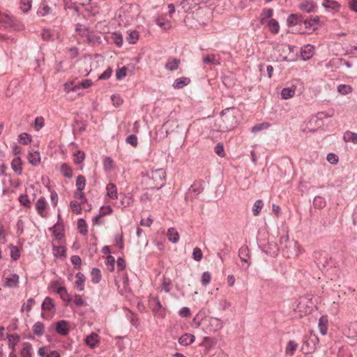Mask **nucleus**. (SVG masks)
<instances>
[{"mask_svg":"<svg viewBox=\"0 0 357 357\" xmlns=\"http://www.w3.org/2000/svg\"><path fill=\"white\" fill-rule=\"evenodd\" d=\"M240 111L237 107H231L223 109L220 118L217 121L218 130L227 132L233 130L238 124L237 116Z\"/></svg>","mask_w":357,"mask_h":357,"instance_id":"1","label":"nucleus"},{"mask_svg":"<svg viewBox=\"0 0 357 357\" xmlns=\"http://www.w3.org/2000/svg\"><path fill=\"white\" fill-rule=\"evenodd\" d=\"M142 184L144 188L160 189L165 183L166 172L163 169L151 170L142 174Z\"/></svg>","mask_w":357,"mask_h":357,"instance_id":"2","label":"nucleus"},{"mask_svg":"<svg viewBox=\"0 0 357 357\" xmlns=\"http://www.w3.org/2000/svg\"><path fill=\"white\" fill-rule=\"evenodd\" d=\"M313 257L317 267L321 271L327 266L331 259L326 252L321 250L315 251Z\"/></svg>","mask_w":357,"mask_h":357,"instance_id":"3","label":"nucleus"},{"mask_svg":"<svg viewBox=\"0 0 357 357\" xmlns=\"http://www.w3.org/2000/svg\"><path fill=\"white\" fill-rule=\"evenodd\" d=\"M307 300L306 298H301L296 300L292 304V309L294 311L300 312L299 316L302 317L303 314H306L311 311L310 307L307 306Z\"/></svg>","mask_w":357,"mask_h":357,"instance_id":"4","label":"nucleus"},{"mask_svg":"<svg viewBox=\"0 0 357 357\" xmlns=\"http://www.w3.org/2000/svg\"><path fill=\"white\" fill-rule=\"evenodd\" d=\"M149 305L155 316L163 317L165 310L158 297H151L149 300Z\"/></svg>","mask_w":357,"mask_h":357,"instance_id":"5","label":"nucleus"},{"mask_svg":"<svg viewBox=\"0 0 357 357\" xmlns=\"http://www.w3.org/2000/svg\"><path fill=\"white\" fill-rule=\"evenodd\" d=\"M75 30L79 35L86 37V40L89 42L93 40L95 35L86 26V24H77Z\"/></svg>","mask_w":357,"mask_h":357,"instance_id":"6","label":"nucleus"},{"mask_svg":"<svg viewBox=\"0 0 357 357\" xmlns=\"http://www.w3.org/2000/svg\"><path fill=\"white\" fill-rule=\"evenodd\" d=\"M290 26H292L293 27L296 26L297 25L302 26L304 25V28L301 27L299 29H298V31L301 34H311L315 30L317 29V25L319 24H289ZM297 31V29H295Z\"/></svg>","mask_w":357,"mask_h":357,"instance_id":"7","label":"nucleus"},{"mask_svg":"<svg viewBox=\"0 0 357 357\" xmlns=\"http://www.w3.org/2000/svg\"><path fill=\"white\" fill-rule=\"evenodd\" d=\"M47 206V203L45 197H40L36 203V209L38 212V214L42 218L46 217V208Z\"/></svg>","mask_w":357,"mask_h":357,"instance_id":"8","label":"nucleus"},{"mask_svg":"<svg viewBox=\"0 0 357 357\" xmlns=\"http://www.w3.org/2000/svg\"><path fill=\"white\" fill-rule=\"evenodd\" d=\"M314 46L307 44L303 46L301 49V56L305 61L309 60L314 55Z\"/></svg>","mask_w":357,"mask_h":357,"instance_id":"9","label":"nucleus"},{"mask_svg":"<svg viewBox=\"0 0 357 357\" xmlns=\"http://www.w3.org/2000/svg\"><path fill=\"white\" fill-rule=\"evenodd\" d=\"M56 331L63 336H66L69 333V324L66 320L59 321L56 324Z\"/></svg>","mask_w":357,"mask_h":357,"instance_id":"10","label":"nucleus"},{"mask_svg":"<svg viewBox=\"0 0 357 357\" xmlns=\"http://www.w3.org/2000/svg\"><path fill=\"white\" fill-rule=\"evenodd\" d=\"M38 354L40 357H61L60 354L57 351H51L47 347H40Z\"/></svg>","mask_w":357,"mask_h":357,"instance_id":"11","label":"nucleus"},{"mask_svg":"<svg viewBox=\"0 0 357 357\" xmlns=\"http://www.w3.org/2000/svg\"><path fill=\"white\" fill-rule=\"evenodd\" d=\"M100 339L98 335L96 333H91L85 338V343L91 348L94 349L99 343Z\"/></svg>","mask_w":357,"mask_h":357,"instance_id":"12","label":"nucleus"},{"mask_svg":"<svg viewBox=\"0 0 357 357\" xmlns=\"http://www.w3.org/2000/svg\"><path fill=\"white\" fill-rule=\"evenodd\" d=\"M296 90V86L292 84L290 87L283 88L281 91V98L284 100H287L294 97Z\"/></svg>","mask_w":357,"mask_h":357,"instance_id":"13","label":"nucleus"},{"mask_svg":"<svg viewBox=\"0 0 357 357\" xmlns=\"http://www.w3.org/2000/svg\"><path fill=\"white\" fill-rule=\"evenodd\" d=\"M203 62L205 64L209 65H220V57L218 54H208L204 57Z\"/></svg>","mask_w":357,"mask_h":357,"instance_id":"14","label":"nucleus"},{"mask_svg":"<svg viewBox=\"0 0 357 357\" xmlns=\"http://www.w3.org/2000/svg\"><path fill=\"white\" fill-rule=\"evenodd\" d=\"M133 201V196L130 193L124 194L121 197L119 206L121 208H126L129 206Z\"/></svg>","mask_w":357,"mask_h":357,"instance_id":"15","label":"nucleus"},{"mask_svg":"<svg viewBox=\"0 0 357 357\" xmlns=\"http://www.w3.org/2000/svg\"><path fill=\"white\" fill-rule=\"evenodd\" d=\"M190 82V79L186 77H182L180 78H177L174 80L173 83V87L176 89H180L183 88L184 86L188 85Z\"/></svg>","mask_w":357,"mask_h":357,"instance_id":"16","label":"nucleus"},{"mask_svg":"<svg viewBox=\"0 0 357 357\" xmlns=\"http://www.w3.org/2000/svg\"><path fill=\"white\" fill-rule=\"evenodd\" d=\"M195 337L190 333H185L178 339V343L183 346H188L194 342Z\"/></svg>","mask_w":357,"mask_h":357,"instance_id":"17","label":"nucleus"},{"mask_svg":"<svg viewBox=\"0 0 357 357\" xmlns=\"http://www.w3.org/2000/svg\"><path fill=\"white\" fill-rule=\"evenodd\" d=\"M217 343V340L213 337H204L201 343V346L205 347L206 351H210Z\"/></svg>","mask_w":357,"mask_h":357,"instance_id":"18","label":"nucleus"},{"mask_svg":"<svg viewBox=\"0 0 357 357\" xmlns=\"http://www.w3.org/2000/svg\"><path fill=\"white\" fill-rule=\"evenodd\" d=\"M22 349L20 351V357H32V345L27 342H23Z\"/></svg>","mask_w":357,"mask_h":357,"instance_id":"19","label":"nucleus"},{"mask_svg":"<svg viewBox=\"0 0 357 357\" xmlns=\"http://www.w3.org/2000/svg\"><path fill=\"white\" fill-rule=\"evenodd\" d=\"M107 195L112 199L118 197L117 188L115 184L109 183L106 187Z\"/></svg>","mask_w":357,"mask_h":357,"instance_id":"20","label":"nucleus"},{"mask_svg":"<svg viewBox=\"0 0 357 357\" xmlns=\"http://www.w3.org/2000/svg\"><path fill=\"white\" fill-rule=\"evenodd\" d=\"M76 281L75 286L78 291H82L84 288L85 276L82 273H77L75 275Z\"/></svg>","mask_w":357,"mask_h":357,"instance_id":"21","label":"nucleus"},{"mask_svg":"<svg viewBox=\"0 0 357 357\" xmlns=\"http://www.w3.org/2000/svg\"><path fill=\"white\" fill-rule=\"evenodd\" d=\"M19 283V276L17 274H13L11 278H6L4 287L9 288H15L17 287Z\"/></svg>","mask_w":357,"mask_h":357,"instance_id":"22","label":"nucleus"},{"mask_svg":"<svg viewBox=\"0 0 357 357\" xmlns=\"http://www.w3.org/2000/svg\"><path fill=\"white\" fill-rule=\"evenodd\" d=\"M42 310L44 311H52L55 308V304L52 298L46 297L42 303Z\"/></svg>","mask_w":357,"mask_h":357,"instance_id":"23","label":"nucleus"},{"mask_svg":"<svg viewBox=\"0 0 357 357\" xmlns=\"http://www.w3.org/2000/svg\"><path fill=\"white\" fill-rule=\"evenodd\" d=\"M22 160L20 157H15L11 162L13 170L20 175L22 174Z\"/></svg>","mask_w":357,"mask_h":357,"instance_id":"24","label":"nucleus"},{"mask_svg":"<svg viewBox=\"0 0 357 357\" xmlns=\"http://www.w3.org/2000/svg\"><path fill=\"white\" fill-rule=\"evenodd\" d=\"M179 64V59L176 58H170L168 59L165 65V68L171 71L176 70L178 69Z\"/></svg>","mask_w":357,"mask_h":357,"instance_id":"25","label":"nucleus"},{"mask_svg":"<svg viewBox=\"0 0 357 357\" xmlns=\"http://www.w3.org/2000/svg\"><path fill=\"white\" fill-rule=\"evenodd\" d=\"M66 248L63 245H55L52 246V253L56 258H61L66 256Z\"/></svg>","mask_w":357,"mask_h":357,"instance_id":"26","label":"nucleus"},{"mask_svg":"<svg viewBox=\"0 0 357 357\" xmlns=\"http://www.w3.org/2000/svg\"><path fill=\"white\" fill-rule=\"evenodd\" d=\"M238 256L242 261L248 263L249 264H250V262L248 261V258L250 257V252L248 247L242 246L239 249Z\"/></svg>","mask_w":357,"mask_h":357,"instance_id":"27","label":"nucleus"},{"mask_svg":"<svg viewBox=\"0 0 357 357\" xmlns=\"http://www.w3.org/2000/svg\"><path fill=\"white\" fill-rule=\"evenodd\" d=\"M168 239L173 243H176L179 240V235L176 229L171 227L168 229L167 233Z\"/></svg>","mask_w":357,"mask_h":357,"instance_id":"28","label":"nucleus"},{"mask_svg":"<svg viewBox=\"0 0 357 357\" xmlns=\"http://www.w3.org/2000/svg\"><path fill=\"white\" fill-rule=\"evenodd\" d=\"M325 116L324 113H319L317 116H313L310 118L309 123L310 125L314 124L317 127H321L323 125L322 119Z\"/></svg>","mask_w":357,"mask_h":357,"instance_id":"29","label":"nucleus"},{"mask_svg":"<svg viewBox=\"0 0 357 357\" xmlns=\"http://www.w3.org/2000/svg\"><path fill=\"white\" fill-rule=\"evenodd\" d=\"M54 237L57 240H61L63 237V225L57 223L52 229Z\"/></svg>","mask_w":357,"mask_h":357,"instance_id":"30","label":"nucleus"},{"mask_svg":"<svg viewBox=\"0 0 357 357\" xmlns=\"http://www.w3.org/2000/svg\"><path fill=\"white\" fill-rule=\"evenodd\" d=\"M328 319L326 317L322 316L319 319V328L321 335H325L327 333Z\"/></svg>","mask_w":357,"mask_h":357,"instance_id":"31","label":"nucleus"},{"mask_svg":"<svg viewBox=\"0 0 357 357\" xmlns=\"http://www.w3.org/2000/svg\"><path fill=\"white\" fill-rule=\"evenodd\" d=\"M261 22H278L275 19H271L269 21L266 22V20L271 18L273 15V10L272 9H266L264 10L261 13Z\"/></svg>","mask_w":357,"mask_h":357,"instance_id":"32","label":"nucleus"},{"mask_svg":"<svg viewBox=\"0 0 357 357\" xmlns=\"http://www.w3.org/2000/svg\"><path fill=\"white\" fill-rule=\"evenodd\" d=\"M52 13V8L45 3H42L41 6L37 11L39 16H46Z\"/></svg>","mask_w":357,"mask_h":357,"instance_id":"33","label":"nucleus"},{"mask_svg":"<svg viewBox=\"0 0 357 357\" xmlns=\"http://www.w3.org/2000/svg\"><path fill=\"white\" fill-rule=\"evenodd\" d=\"M300 8L307 13H310L314 8V3L312 1L305 0L300 5Z\"/></svg>","mask_w":357,"mask_h":357,"instance_id":"34","label":"nucleus"},{"mask_svg":"<svg viewBox=\"0 0 357 357\" xmlns=\"http://www.w3.org/2000/svg\"><path fill=\"white\" fill-rule=\"evenodd\" d=\"M28 160L31 165L37 166L40 161V153L38 152L30 153L28 156Z\"/></svg>","mask_w":357,"mask_h":357,"instance_id":"35","label":"nucleus"},{"mask_svg":"<svg viewBox=\"0 0 357 357\" xmlns=\"http://www.w3.org/2000/svg\"><path fill=\"white\" fill-rule=\"evenodd\" d=\"M204 190V187L202 183L196 182L194 183L190 188H189V192H193L195 195H198L200 194Z\"/></svg>","mask_w":357,"mask_h":357,"instance_id":"36","label":"nucleus"},{"mask_svg":"<svg viewBox=\"0 0 357 357\" xmlns=\"http://www.w3.org/2000/svg\"><path fill=\"white\" fill-rule=\"evenodd\" d=\"M344 140L345 142H351L354 143V144H357V133L353 132L350 131H347L344 134Z\"/></svg>","mask_w":357,"mask_h":357,"instance_id":"37","label":"nucleus"},{"mask_svg":"<svg viewBox=\"0 0 357 357\" xmlns=\"http://www.w3.org/2000/svg\"><path fill=\"white\" fill-rule=\"evenodd\" d=\"M162 290L165 291L167 293H169L172 287V281L170 278L163 277L162 281Z\"/></svg>","mask_w":357,"mask_h":357,"instance_id":"38","label":"nucleus"},{"mask_svg":"<svg viewBox=\"0 0 357 357\" xmlns=\"http://www.w3.org/2000/svg\"><path fill=\"white\" fill-rule=\"evenodd\" d=\"M44 324L40 321H37L33 326V332L38 336H41L44 333Z\"/></svg>","mask_w":357,"mask_h":357,"instance_id":"39","label":"nucleus"},{"mask_svg":"<svg viewBox=\"0 0 357 357\" xmlns=\"http://www.w3.org/2000/svg\"><path fill=\"white\" fill-rule=\"evenodd\" d=\"M8 347L13 350L19 341V336L15 334H8Z\"/></svg>","mask_w":357,"mask_h":357,"instance_id":"40","label":"nucleus"},{"mask_svg":"<svg viewBox=\"0 0 357 357\" xmlns=\"http://www.w3.org/2000/svg\"><path fill=\"white\" fill-rule=\"evenodd\" d=\"M61 172L62 174L66 178H70L73 176L72 169L66 163L61 165Z\"/></svg>","mask_w":357,"mask_h":357,"instance_id":"41","label":"nucleus"},{"mask_svg":"<svg viewBox=\"0 0 357 357\" xmlns=\"http://www.w3.org/2000/svg\"><path fill=\"white\" fill-rule=\"evenodd\" d=\"M91 281L93 282V283H98L101 279V273L100 269L97 268H93L91 271Z\"/></svg>","mask_w":357,"mask_h":357,"instance_id":"42","label":"nucleus"},{"mask_svg":"<svg viewBox=\"0 0 357 357\" xmlns=\"http://www.w3.org/2000/svg\"><path fill=\"white\" fill-rule=\"evenodd\" d=\"M313 204L315 208H323L326 206L325 199L322 197L317 196L314 199Z\"/></svg>","mask_w":357,"mask_h":357,"instance_id":"43","label":"nucleus"},{"mask_svg":"<svg viewBox=\"0 0 357 357\" xmlns=\"http://www.w3.org/2000/svg\"><path fill=\"white\" fill-rule=\"evenodd\" d=\"M285 243V248H288L290 247H294V248L298 247V243L294 241H289L288 236H282L280 238V243Z\"/></svg>","mask_w":357,"mask_h":357,"instance_id":"44","label":"nucleus"},{"mask_svg":"<svg viewBox=\"0 0 357 357\" xmlns=\"http://www.w3.org/2000/svg\"><path fill=\"white\" fill-rule=\"evenodd\" d=\"M86 186V180L82 175H79L76 178V188L77 190H83Z\"/></svg>","mask_w":357,"mask_h":357,"instance_id":"45","label":"nucleus"},{"mask_svg":"<svg viewBox=\"0 0 357 357\" xmlns=\"http://www.w3.org/2000/svg\"><path fill=\"white\" fill-rule=\"evenodd\" d=\"M56 35V34L54 32H52L49 29H43L41 33L43 39L47 41L54 40Z\"/></svg>","mask_w":357,"mask_h":357,"instance_id":"46","label":"nucleus"},{"mask_svg":"<svg viewBox=\"0 0 357 357\" xmlns=\"http://www.w3.org/2000/svg\"><path fill=\"white\" fill-rule=\"evenodd\" d=\"M31 7V0H20V8L23 13L28 12Z\"/></svg>","mask_w":357,"mask_h":357,"instance_id":"47","label":"nucleus"},{"mask_svg":"<svg viewBox=\"0 0 357 357\" xmlns=\"http://www.w3.org/2000/svg\"><path fill=\"white\" fill-rule=\"evenodd\" d=\"M263 202L262 200L261 199H257L255 201V202L254 203V205H253V208H252V212H253V214L255 215H258L260 212H261V210L263 207Z\"/></svg>","mask_w":357,"mask_h":357,"instance_id":"48","label":"nucleus"},{"mask_svg":"<svg viewBox=\"0 0 357 357\" xmlns=\"http://www.w3.org/2000/svg\"><path fill=\"white\" fill-rule=\"evenodd\" d=\"M298 347V344L296 342L293 340H290L288 342L287 347H286V353L293 355L294 351L296 350Z\"/></svg>","mask_w":357,"mask_h":357,"instance_id":"49","label":"nucleus"},{"mask_svg":"<svg viewBox=\"0 0 357 357\" xmlns=\"http://www.w3.org/2000/svg\"><path fill=\"white\" fill-rule=\"evenodd\" d=\"M20 143L27 145L31 142V136L28 133L24 132L19 135Z\"/></svg>","mask_w":357,"mask_h":357,"instance_id":"50","label":"nucleus"},{"mask_svg":"<svg viewBox=\"0 0 357 357\" xmlns=\"http://www.w3.org/2000/svg\"><path fill=\"white\" fill-rule=\"evenodd\" d=\"M85 158V153L83 151H78L73 154V160L76 164H80Z\"/></svg>","mask_w":357,"mask_h":357,"instance_id":"51","label":"nucleus"},{"mask_svg":"<svg viewBox=\"0 0 357 357\" xmlns=\"http://www.w3.org/2000/svg\"><path fill=\"white\" fill-rule=\"evenodd\" d=\"M269 126H270V124L268 123L264 122V123L257 124V125L254 126L252 128L251 131H252V132L255 133V132H259L261 130L268 129L269 128Z\"/></svg>","mask_w":357,"mask_h":357,"instance_id":"52","label":"nucleus"},{"mask_svg":"<svg viewBox=\"0 0 357 357\" xmlns=\"http://www.w3.org/2000/svg\"><path fill=\"white\" fill-rule=\"evenodd\" d=\"M139 38V33L137 31H132L127 36V40L130 44H135Z\"/></svg>","mask_w":357,"mask_h":357,"instance_id":"53","label":"nucleus"},{"mask_svg":"<svg viewBox=\"0 0 357 357\" xmlns=\"http://www.w3.org/2000/svg\"><path fill=\"white\" fill-rule=\"evenodd\" d=\"M351 91V87L347 84H340L337 86V91L342 95H347L350 93Z\"/></svg>","mask_w":357,"mask_h":357,"instance_id":"54","label":"nucleus"},{"mask_svg":"<svg viewBox=\"0 0 357 357\" xmlns=\"http://www.w3.org/2000/svg\"><path fill=\"white\" fill-rule=\"evenodd\" d=\"M20 203L27 208H29L31 206V200L29 198L27 195H21L18 197Z\"/></svg>","mask_w":357,"mask_h":357,"instance_id":"55","label":"nucleus"},{"mask_svg":"<svg viewBox=\"0 0 357 357\" xmlns=\"http://www.w3.org/2000/svg\"><path fill=\"white\" fill-rule=\"evenodd\" d=\"M9 248L10 250L11 258L14 260H17L20 257V253L18 248L13 245H10Z\"/></svg>","mask_w":357,"mask_h":357,"instance_id":"56","label":"nucleus"},{"mask_svg":"<svg viewBox=\"0 0 357 357\" xmlns=\"http://www.w3.org/2000/svg\"><path fill=\"white\" fill-rule=\"evenodd\" d=\"M84 64H85L86 66H90V68H89V69L86 68V69H84V70L82 72V73L84 75L86 76V75H88L90 73V72L91 71V63H92V59H91V56H85V57L84 58Z\"/></svg>","mask_w":357,"mask_h":357,"instance_id":"57","label":"nucleus"},{"mask_svg":"<svg viewBox=\"0 0 357 357\" xmlns=\"http://www.w3.org/2000/svg\"><path fill=\"white\" fill-rule=\"evenodd\" d=\"M70 208L73 213L76 214H80L82 213L81 204L77 201H73L70 202Z\"/></svg>","mask_w":357,"mask_h":357,"instance_id":"58","label":"nucleus"},{"mask_svg":"<svg viewBox=\"0 0 357 357\" xmlns=\"http://www.w3.org/2000/svg\"><path fill=\"white\" fill-rule=\"evenodd\" d=\"M180 5L184 12H187L194 7L192 0H183Z\"/></svg>","mask_w":357,"mask_h":357,"instance_id":"59","label":"nucleus"},{"mask_svg":"<svg viewBox=\"0 0 357 357\" xmlns=\"http://www.w3.org/2000/svg\"><path fill=\"white\" fill-rule=\"evenodd\" d=\"M127 75V68L123 66L119 68L116 72V77L118 80H121Z\"/></svg>","mask_w":357,"mask_h":357,"instance_id":"60","label":"nucleus"},{"mask_svg":"<svg viewBox=\"0 0 357 357\" xmlns=\"http://www.w3.org/2000/svg\"><path fill=\"white\" fill-rule=\"evenodd\" d=\"M77 226L79 228V231L82 234L85 235L88 230L86 221L84 219H79L77 222Z\"/></svg>","mask_w":357,"mask_h":357,"instance_id":"61","label":"nucleus"},{"mask_svg":"<svg viewBox=\"0 0 357 357\" xmlns=\"http://www.w3.org/2000/svg\"><path fill=\"white\" fill-rule=\"evenodd\" d=\"M44 124L45 120L43 117L39 116L35 119L34 128L36 130H40L44 126Z\"/></svg>","mask_w":357,"mask_h":357,"instance_id":"62","label":"nucleus"},{"mask_svg":"<svg viewBox=\"0 0 357 357\" xmlns=\"http://www.w3.org/2000/svg\"><path fill=\"white\" fill-rule=\"evenodd\" d=\"M202 257H203V255H202V250L198 247L195 248L193 249V252H192V258L195 261H199L202 259Z\"/></svg>","mask_w":357,"mask_h":357,"instance_id":"63","label":"nucleus"},{"mask_svg":"<svg viewBox=\"0 0 357 357\" xmlns=\"http://www.w3.org/2000/svg\"><path fill=\"white\" fill-rule=\"evenodd\" d=\"M111 99L113 102V105L115 107H119L120 105H122V103L123 102L122 98L119 94H113L111 96Z\"/></svg>","mask_w":357,"mask_h":357,"instance_id":"64","label":"nucleus"}]
</instances>
